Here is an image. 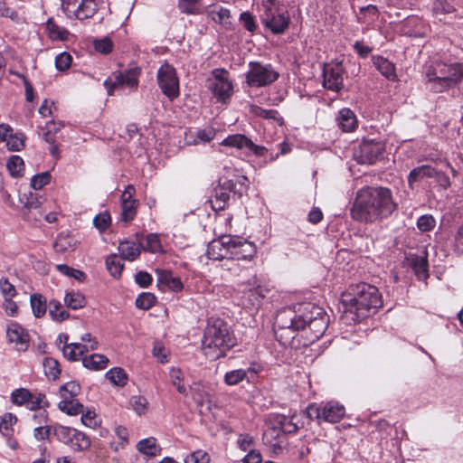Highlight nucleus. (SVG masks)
<instances>
[{
    "instance_id": "b1692460",
    "label": "nucleus",
    "mask_w": 463,
    "mask_h": 463,
    "mask_svg": "<svg viewBox=\"0 0 463 463\" xmlns=\"http://www.w3.org/2000/svg\"><path fill=\"white\" fill-rule=\"evenodd\" d=\"M373 63L377 71L385 78L394 80L397 77L392 62L382 56L373 57Z\"/></svg>"
},
{
    "instance_id": "aec40b11",
    "label": "nucleus",
    "mask_w": 463,
    "mask_h": 463,
    "mask_svg": "<svg viewBox=\"0 0 463 463\" xmlns=\"http://www.w3.org/2000/svg\"><path fill=\"white\" fill-rule=\"evenodd\" d=\"M6 335L10 343H14L19 351H25L28 347L29 337L24 329L18 324L9 325Z\"/></svg>"
},
{
    "instance_id": "c756f323",
    "label": "nucleus",
    "mask_w": 463,
    "mask_h": 463,
    "mask_svg": "<svg viewBox=\"0 0 463 463\" xmlns=\"http://www.w3.org/2000/svg\"><path fill=\"white\" fill-rule=\"evenodd\" d=\"M64 357L71 361H77L88 352L87 345L82 343H71L62 346Z\"/></svg>"
},
{
    "instance_id": "603ef678",
    "label": "nucleus",
    "mask_w": 463,
    "mask_h": 463,
    "mask_svg": "<svg viewBox=\"0 0 463 463\" xmlns=\"http://www.w3.org/2000/svg\"><path fill=\"white\" fill-rule=\"evenodd\" d=\"M156 300V298L154 296V294L149 293V292H144V293H141L137 298L136 306H137V307H138L140 309L147 310L155 305Z\"/></svg>"
},
{
    "instance_id": "7c9ffc66",
    "label": "nucleus",
    "mask_w": 463,
    "mask_h": 463,
    "mask_svg": "<svg viewBox=\"0 0 463 463\" xmlns=\"http://www.w3.org/2000/svg\"><path fill=\"white\" fill-rule=\"evenodd\" d=\"M76 243L77 241L71 235L61 233L57 237L53 247L57 252L63 253L66 251L73 250L75 249Z\"/></svg>"
},
{
    "instance_id": "ea45409f",
    "label": "nucleus",
    "mask_w": 463,
    "mask_h": 463,
    "mask_svg": "<svg viewBox=\"0 0 463 463\" xmlns=\"http://www.w3.org/2000/svg\"><path fill=\"white\" fill-rule=\"evenodd\" d=\"M64 302L68 307L74 310L83 307L86 304L84 296L78 291L66 293Z\"/></svg>"
},
{
    "instance_id": "f257e3e1",
    "label": "nucleus",
    "mask_w": 463,
    "mask_h": 463,
    "mask_svg": "<svg viewBox=\"0 0 463 463\" xmlns=\"http://www.w3.org/2000/svg\"><path fill=\"white\" fill-rule=\"evenodd\" d=\"M328 322V316L322 307L305 303L297 309L286 307L279 310L275 318L274 333L284 346H294L295 338L300 331L309 343H313L323 336Z\"/></svg>"
},
{
    "instance_id": "a19ab883",
    "label": "nucleus",
    "mask_w": 463,
    "mask_h": 463,
    "mask_svg": "<svg viewBox=\"0 0 463 463\" xmlns=\"http://www.w3.org/2000/svg\"><path fill=\"white\" fill-rule=\"evenodd\" d=\"M49 315L57 322H61L69 317V313L62 309V306L58 300H51L49 303Z\"/></svg>"
},
{
    "instance_id": "4d7b16f0",
    "label": "nucleus",
    "mask_w": 463,
    "mask_h": 463,
    "mask_svg": "<svg viewBox=\"0 0 463 463\" xmlns=\"http://www.w3.org/2000/svg\"><path fill=\"white\" fill-rule=\"evenodd\" d=\"M208 14L215 23L223 24L230 17V10L225 7L219 6L218 8L209 11Z\"/></svg>"
},
{
    "instance_id": "3c124183",
    "label": "nucleus",
    "mask_w": 463,
    "mask_h": 463,
    "mask_svg": "<svg viewBox=\"0 0 463 463\" xmlns=\"http://www.w3.org/2000/svg\"><path fill=\"white\" fill-rule=\"evenodd\" d=\"M32 393L24 388L16 389L11 394V401L18 406L25 405L29 399L32 398Z\"/></svg>"
},
{
    "instance_id": "c03bdc74",
    "label": "nucleus",
    "mask_w": 463,
    "mask_h": 463,
    "mask_svg": "<svg viewBox=\"0 0 463 463\" xmlns=\"http://www.w3.org/2000/svg\"><path fill=\"white\" fill-rule=\"evenodd\" d=\"M6 167L12 176L18 177L24 169V160L19 156H12L6 163Z\"/></svg>"
},
{
    "instance_id": "680f3d73",
    "label": "nucleus",
    "mask_w": 463,
    "mask_h": 463,
    "mask_svg": "<svg viewBox=\"0 0 463 463\" xmlns=\"http://www.w3.org/2000/svg\"><path fill=\"white\" fill-rule=\"evenodd\" d=\"M209 462H210L209 455L202 449H198V450L191 453L184 458V463H209Z\"/></svg>"
},
{
    "instance_id": "4be33fe9",
    "label": "nucleus",
    "mask_w": 463,
    "mask_h": 463,
    "mask_svg": "<svg viewBox=\"0 0 463 463\" xmlns=\"http://www.w3.org/2000/svg\"><path fill=\"white\" fill-rule=\"evenodd\" d=\"M137 241L141 249L151 253H159L163 251V247L159 237L156 233L147 235L137 234Z\"/></svg>"
},
{
    "instance_id": "37998d69",
    "label": "nucleus",
    "mask_w": 463,
    "mask_h": 463,
    "mask_svg": "<svg viewBox=\"0 0 463 463\" xmlns=\"http://www.w3.org/2000/svg\"><path fill=\"white\" fill-rule=\"evenodd\" d=\"M17 418L15 415L7 412L0 417V432L4 436H10L13 432V426L16 423Z\"/></svg>"
},
{
    "instance_id": "4c0bfd02",
    "label": "nucleus",
    "mask_w": 463,
    "mask_h": 463,
    "mask_svg": "<svg viewBox=\"0 0 463 463\" xmlns=\"http://www.w3.org/2000/svg\"><path fill=\"white\" fill-rule=\"evenodd\" d=\"M250 111L255 116L268 118V119H273L277 122H279L280 125L283 122V118L279 116V112L275 109H265L260 108L257 105H250Z\"/></svg>"
},
{
    "instance_id": "f704fd0d",
    "label": "nucleus",
    "mask_w": 463,
    "mask_h": 463,
    "mask_svg": "<svg viewBox=\"0 0 463 463\" xmlns=\"http://www.w3.org/2000/svg\"><path fill=\"white\" fill-rule=\"evenodd\" d=\"M106 267L111 276L118 278L124 268L122 259L117 254H111L106 259Z\"/></svg>"
},
{
    "instance_id": "423d86ee",
    "label": "nucleus",
    "mask_w": 463,
    "mask_h": 463,
    "mask_svg": "<svg viewBox=\"0 0 463 463\" xmlns=\"http://www.w3.org/2000/svg\"><path fill=\"white\" fill-rule=\"evenodd\" d=\"M260 6L262 24L275 34L283 33L289 25L290 17L280 2L279 0H263Z\"/></svg>"
},
{
    "instance_id": "ddd939ff",
    "label": "nucleus",
    "mask_w": 463,
    "mask_h": 463,
    "mask_svg": "<svg viewBox=\"0 0 463 463\" xmlns=\"http://www.w3.org/2000/svg\"><path fill=\"white\" fill-rule=\"evenodd\" d=\"M221 145L223 146L244 149L246 152H250L259 157L264 156L267 153L265 146L254 144L251 139L242 134L228 136L221 142Z\"/></svg>"
},
{
    "instance_id": "5701e85b",
    "label": "nucleus",
    "mask_w": 463,
    "mask_h": 463,
    "mask_svg": "<svg viewBox=\"0 0 463 463\" xmlns=\"http://www.w3.org/2000/svg\"><path fill=\"white\" fill-rule=\"evenodd\" d=\"M21 203H24V209L28 211V213L24 212V214L27 219H30V213L33 211H37V214L39 216L43 215L41 211L42 201L37 193L29 192L28 194H24L20 198Z\"/></svg>"
},
{
    "instance_id": "6e6552de",
    "label": "nucleus",
    "mask_w": 463,
    "mask_h": 463,
    "mask_svg": "<svg viewBox=\"0 0 463 463\" xmlns=\"http://www.w3.org/2000/svg\"><path fill=\"white\" fill-rule=\"evenodd\" d=\"M279 74L270 64L250 61L246 73V82L250 87H265L276 81Z\"/></svg>"
},
{
    "instance_id": "052dcab7",
    "label": "nucleus",
    "mask_w": 463,
    "mask_h": 463,
    "mask_svg": "<svg viewBox=\"0 0 463 463\" xmlns=\"http://www.w3.org/2000/svg\"><path fill=\"white\" fill-rule=\"evenodd\" d=\"M435 223L436 222L432 215L425 214L418 219L417 227L420 232H426L431 231L434 228Z\"/></svg>"
},
{
    "instance_id": "c9c22d12",
    "label": "nucleus",
    "mask_w": 463,
    "mask_h": 463,
    "mask_svg": "<svg viewBox=\"0 0 463 463\" xmlns=\"http://www.w3.org/2000/svg\"><path fill=\"white\" fill-rule=\"evenodd\" d=\"M30 301L33 315L36 317H43L47 309L46 298L41 294H33L31 296Z\"/></svg>"
},
{
    "instance_id": "338daca9",
    "label": "nucleus",
    "mask_w": 463,
    "mask_h": 463,
    "mask_svg": "<svg viewBox=\"0 0 463 463\" xmlns=\"http://www.w3.org/2000/svg\"><path fill=\"white\" fill-rule=\"evenodd\" d=\"M0 290L5 299L13 298L16 295L14 286L7 279H0Z\"/></svg>"
},
{
    "instance_id": "2f4dec72",
    "label": "nucleus",
    "mask_w": 463,
    "mask_h": 463,
    "mask_svg": "<svg viewBox=\"0 0 463 463\" xmlns=\"http://www.w3.org/2000/svg\"><path fill=\"white\" fill-rule=\"evenodd\" d=\"M90 438L85 433L75 429V433H73L69 446L76 451H84L90 447Z\"/></svg>"
},
{
    "instance_id": "9b49d317",
    "label": "nucleus",
    "mask_w": 463,
    "mask_h": 463,
    "mask_svg": "<svg viewBox=\"0 0 463 463\" xmlns=\"http://www.w3.org/2000/svg\"><path fill=\"white\" fill-rule=\"evenodd\" d=\"M345 69L342 62L325 64L323 69V86L335 92H339L344 87Z\"/></svg>"
},
{
    "instance_id": "bf43d9fd",
    "label": "nucleus",
    "mask_w": 463,
    "mask_h": 463,
    "mask_svg": "<svg viewBox=\"0 0 463 463\" xmlns=\"http://www.w3.org/2000/svg\"><path fill=\"white\" fill-rule=\"evenodd\" d=\"M50 181H51V175L49 174V172H43V173L35 175L31 179V186L34 190H40L44 185L48 184L50 183Z\"/></svg>"
},
{
    "instance_id": "09e8293b",
    "label": "nucleus",
    "mask_w": 463,
    "mask_h": 463,
    "mask_svg": "<svg viewBox=\"0 0 463 463\" xmlns=\"http://www.w3.org/2000/svg\"><path fill=\"white\" fill-rule=\"evenodd\" d=\"M6 146L9 150L20 151L24 146V136L23 133L12 134L10 132L7 139Z\"/></svg>"
},
{
    "instance_id": "6ab92c4d",
    "label": "nucleus",
    "mask_w": 463,
    "mask_h": 463,
    "mask_svg": "<svg viewBox=\"0 0 463 463\" xmlns=\"http://www.w3.org/2000/svg\"><path fill=\"white\" fill-rule=\"evenodd\" d=\"M256 374L257 372L252 366L232 369L224 373L223 382L228 386H235L243 383L244 381L250 383L254 381Z\"/></svg>"
},
{
    "instance_id": "0eeeda50",
    "label": "nucleus",
    "mask_w": 463,
    "mask_h": 463,
    "mask_svg": "<svg viewBox=\"0 0 463 463\" xmlns=\"http://www.w3.org/2000/svg\"><path fill=\"white\" fill-rule=\"evenodd\" d=\"M307 416L318 422L335 423L340 421L345 413V407L337 402H328L321 404H310L307 408Z\"/></svg>"
},
{
    "instance_id": "a211bd4d",
    "label": "nucleus",
    "mask_w": 463,
    "mask_h": 463,
    "mask_svg": "<svg viewBox=\"0 0 463 463\" xmlns=\"http://www.w3.org/2000/svg\"><path fill=\"white\" fill-rule=\"evenodd\" d=\"M234 186L232 180H225L220 183L213 190V195L209 200L211 207L213 211L218 212L223 210L231 196V192Z\"/></svg>"
},
{
    "instance_id": "412c9836",
    "label": "nucleus",
    "mask_w": 463,
    "mask_h": 463,
    "mask_svg": "<svg viewBox=\"0 0 463 463\" xmlns=\"http://www.w3.org/2000/svg\"><path fill=\"white\" fill-rule=\"evenodd\" d=\"M336 122L344 132H352L357 128V118L353 110L344 108L339 110Z\"/></svg>"
},
{
    "instance_id": "a18cd8bd",
    "label": "nucleus",
    "mask_w": 463,
    "mask_h": 463,
    "mask_svg": "<svg viewBox=\"0 0 463 463\" xmlns=\"http://www.w3.org/2000/svg\"><path fill=\"white\" fill-rule=\"evenodd\" d=\"M136 200H123L121 210V220L125 222H131L136 216Z\"/></svg>"
},
{
    "instance_id": "473e14b6",
    "label": "nucleus",
    "mask_w": 463,
    "mask_h": 463,
    "mask_svg": "<svg viewBox=\"0 0 463 463\" xmlns=\"http://www.w3.org/2000/svg\"><path fill=\"white\" fill-rule=\"evenodd\" d=\"M59 409L68 415H78L83 412L84 406L76 399L62 400L58 404Z\"/></svg>"
},
{
    "instance_id": "774afa93",
    "label": "nucleus",
    "mask_w": 463,
    "mask_h": 463,
    "mask_svg": "<svg viewBox=\"0 0 463 463\" xmlns=\"http://www.w3.org/2000/svg\"><path fill=\"white\" fill-rule=\"evenodd\" d=\"M72 58L67 52L60 53L55 59V66L58 71H65L70 68Z\"/></svg>"
},
{
    "instance_id": "69168bd1",
    "label": "nucleus",
    "mask_w": 463,
    "mask_h": 463,
    "mask_svg": "<svg viewBox=\"0 0 463 463\" xmlns=\"http://www.w3.org/2000/svg\"><path fill=\"white\" fill-rule=\"evenodd\" d=\"M93 44L95 50L103 54L109 53L113 48L112 41L108 37H104L100 40H95Z\"/></svg>"
},
{
    "instance_id": "39448f33",
    "label": "nucleus",
    "mask_w": 463,
    "mask_h": 463,
    "mask_svg": "<svg viewBox=\"0 0 463 463\" xmlns=\"http://www.w3.org/2000/svg\"><path fill=\"white\" fill-rule=\"evenodd\" d=\"M427 88L435 93L457 86L463 79V62L446 63L437 61L426 71Z\"/></svg>"
},
{
    "instance_id": "de8ad7c7",
    "label": "nucleus",
    "mask_w": 463,
    "mask_h": 463,
    "mask_svg": "<svg viewBox=\"0 0 463 463\" xmlns=\"http://www.w3.org/2000/svg\"><path fill=\"white\" fill-rule=\"evenodd\" d=\"M43 365L44 373L48 378L54 380L59 376L61 370L59 368V363L55 359L52 357H46L43 360Z\"/></svg>"
},
{
    "instance_id": "bb28decb",
    "label": "nucleus",
    "mask_w": 463,
    "mask_h": 463,
    "mask_svg": "<svg viewBox=\"0 0 463 463\" xmlns=\"http://www.w3.org/2000/svg\"><path fill=\"white\" fill-rule=\"evenodd\" d=\"M263 298V289L258 286L244 292L242 304L247 307L257 308Z\"/></svg>"
},
{
    "instance_id": "58836bf2",
    "label": "nucleus",
    "mask_w": 463,
    "mask_h": 463,
    "mask_svg": "<svg viewBox=\"0 0 463 463\" xmlns=\"http://www.w3.org/2000/svg\"><path fill=\"white\" fill-rule=\"evenodd\" d=\"M137 448L139 452L146 456H156L159 451L158 446L156 445V439L155 438H147L140 440Z\"/></svg>"
},
{
    "instance_id": "cd10ccee",
    "label": "nucleus",
    "mask_w": 463,
    "mask_h": 463,
    "mask_svg": "<svg viewBox=\"0 0 463 463\" xmlns=\"http://www.w3.org/2000/svg\"><path fill=\"white\" fill-rule=\"evenodd\" d=\"M435 175V168L424 165L419 167L412 169L408 176V183L411 187H412L413 183L420 182L425 177L432 178Z\"/></svg>"
},
{
    "instance_id": "0e129e2a",
    "label": "nucleus",
    "mask_w": 463,
    "mask_h": 463,
    "mask_svg": "<svg viewBox=\"0 0 463 463\" xmlns=\"http://www.w3.org/2000/svg\"><path fill=\"white\" fill-rule=\"evenodd\" d=\"M152 352L159 363L165 364L168 362L169 351L161 343H155Z\"/></svg>"
},
{
    "instance_id": "f03ea898",
    "label": "nucleus",
    "mask_w": 463,
    "mask_h": 463,
    "mask_svg": "<svg viewBox=\"0 0 463 463\" xmlns=\"http://www.w3.org/2000/svg\"><path fill=\"white\" fill-rule=\"evenodd\" d=\"M397 209L392 193L383 186H364L357 191L352 217L359 222L373 223L388 218Z\"/></svg>"
},
{
    "instance_id": "dca6fc26",
    "label": "nucleus",
    "mask_w": 463,
    "mask_h": 463,
    "mask_svg": "<svg viewBox=\"0 0 463 463\" xmlns=\"http://www.w3.org/2000/svg\"><path fill=\"white\" fill-rule=\"evenodd\" d=\"M229 260H251L256 254V246L247 240L232 237Z\"/></svg>"
},
{
    "instance_id": "79ce46f5",
    "label": "nucleus",
    "mask_w": 463,
    "mask_h": 463,
    "mask_svg": "<svg viewBox=\"0 0 463 463\" xmlns=\"http://www.w3.org/2000/svg\"><path fill=\"white\" fill-rule=\"evenodd\" d=\"M52 433L59 441L69 445L71 441V437H73V433H75V429L57 425L53 427Z\"/></svg>"
},
{
    "instance_id": "a878e982",
    "label": "nucleus",
    "mask_w": 463,
    "mask_h": 463,
    "mask_svg": "<svg viewBox=\"0 0 463 463\" xmlns=\"http://www.w3.org/2000/svg\"><path fill=\"white\" fill-rule=\"evenodd\" d=\"M158 282L167 287L170 290L179 292L183 289V283L178 277H175L171 271L157 270Z\"/></svg>"
},
{
    "instance_id": "f8f14e48",
    "label": "nucleus",
    "mask_w": 463,
    "mask_h": 463,
    "mask_svg": "<svg viewBox=\"0 0 463 463\" xmlns=\"http://www.w3.org/2000/svg\"><path fill=\"white\" fill-rule=\"evenodd\" d=\"M383 143L366 140L359 146L354 155L358 164L373 165L383 156Z\"/></svg>"
},
{
    "instance_id": "2eb2a0df",
    "label": "nucleus",
    "mask_w": 463,
    "mask_h": 463,
    "mask_svg": "<svg viewBox=\"0 0 463 463\" xmlns=\"http://www.w3.org/2000/svg\"><path fill=\"white\" fill-rule=\"evenodd\" d=\"M137 73L135 71H127L125 72H114L105 81L104 86L109 95H113L116 89L128 86L131 89L137 87Z\"/></svg>"
},
{
    "instance_id": "49530a36",
    "label": "nucleus",
    "mask_w": 463,
    "mask_h": 463,
    "mask_svg": "<svg viewBox=\"0 0 463 463\" xmlns=\"http://www.w3.org/2000/svg\"><path fill=\"white\" fill-rule=\"evenodd\" d=\"M80 392V386L75 382H69L60 388V394L62 400L75 399Z\"/></svg>"
},
{
    "instance_id": "393cba45",
    "label": "nucleus",
    "mask_w": 463,
    "mask_h": 463,
    "mask_svg": "<svg viewBox=\"0 0 463 463\" xmlns=\"http://www.w3.org/2000/svg\"><path fill=\"white\" fill-rule=\"evenodd\" d=\"M118 251L122 260L133 261L140 255L141 246L136 242L125 241L119 243Z\"/></svg>"
},
{
    "instance_id": "20e7f679",
    "label": "nucleus",
    "mask_w": 463,
    "mask_h": 463,
    "mask_svg": "<svg viewBox=\"0 0 463 463\" xmlns=\"http://www.w3.org/2000/svg\"><path fill=\"white\" fill-rule=\"evenodd\" d=\"M236 345V338L230 326L220 317H211L207 320L202 341L204 355L216 360Z\"/></svg>"
},
{
    "instance_id": "864d4df0",
    "label": "nucleus",
    "mask_w": 463,
    "mask_h": 463,
    "mask_svg": "<svg viewBox=\"0 0 463 463\" xmlns=\"http://www.w3.org/2000/svg\"><path fill=\"white\" fill-rule=\"evenodd\" d=\"M47 30L52 39L65 40L69 34L66 29L57 25L52 19L47 22Z\"/></svg>"
},
{
    "instance_id": "c85d7f7f",
    "label": "nucleus",
    "mask_w": 463,
    "mask_h": 463,
    "mask_svg": "<svg viewBox=\"0 0 463 463\" xmlns=\"http://www.w3.org/2000/svg\"><path fill=\"white\" fill-rule=\"evenodd\" d=\"M109 359L100 354H92L89 356L82 357V364L84 367L99 371L105 369L108 366Z\"/></svg>"
},
{
    "instance_id": "e433bc0d",
    "label": "nucleus",
    "mask_w": 463,
    "mask_h": 463,
    "mask_svg": "<svg viewBox=\"0 0 463 463\" xmlns=\"http://www.w3.org/2000/svg\"><path fill=\"white\" fill-rule=\"evenodd\" d=\"M412 269L419 279L428 278V260L425 257L414 256L411 260Z\"/></svg>"
},
{
    "instance_id": "4468645a",
    "label": "nucleus",
    "mask_w": 463,
    "mask_h": 463,
    "mask_svg": "<svg viewBox=\"0 0 463 463\" xmlns=\"http://www.w3.org/2000/svg\"><path fill=\"white\" fill-rule=\"evenodd\" d=\"M222 74H227V71L216 70L213 71V78L207 81L208 89L221 101H224L232 92V82Z\"/></svg>"
},
{
    "instance_id": "f3484780",
    "label": "nucleus",
    "mask_w": 463,
    "mask_h": 463,
    "mask_svg": "<svg viewBox=\"0 0 463 463\" xmlns=\"http://www.w3.org/2000/svg\"><path fill=\"white\" fill-rule=\"evenodd\" d=\"M231 241V235H222L212 241L207 246V257L215 260H229L232 246Z\"/></svg>"
},
{
    "instance_id": "13d9d810",
    "label": "nucleus",
    "mask_w": 463,
    "mask_h": 463,
    "mask_svg": "<svg viewBox=\"0 0 463 463\" xmlns=\"http://www.w3.org/2000/svg\"><path fill=\"white\" fill-rule=\"evenodd\" d=\"M115 433H116L117 437L118 438V439L120 441L118 443H117V444L111 443V448L115 451H118L119 449H124L125 445L128 443V430L126 428H124L122 426H118L115 429Z\"/></svg>"
},
{
    "instance_id": "e2e57ef3",
    "label": "nucleus",
    "mask_w": 463,
    "mask_h": 463,
    "mask_svg": "<svg viewBox=\"0 0 463 463\" xmlns=\"http://www.w3.org/2000/svg\"><path fill=\"white\" fill-rule=\"evenodd\" d=\"M216 135V131L213 128L208 127L203 129H198L195 131V137H197L198 144L208 143L212 141Z\"/></svg>"
},
{
    "instance_id": "9d476101",
    "label": "nucleus",
    "mask_w": 463,
    "mask_h": 463,
    "mask_svg": "<svg viewBox=\"0 0 463 463\" xmlns=\"http://www.w3.org/2000/svg\"><path fill=\"white\" fill-rule=\"evenodd\" d=\"M99 0H61V7L70 18H91L99 10Z\"/></svg>"
},
{
    "instance_id": "8fccbe9b",
    "label": "nucleus",
    "mask_w": 463,
    "mask_h": 463,
    "mask_svg": "<svg viewBox=\"0 0 463 463\" xmlns=\"http://www.w3.org/2000/svg\"><path fill=\"white\" fill-rule=\"evenodd\" d=\"M48 405V402L45 401V395L42 392H33L32 398L25 404L26 408L31 411H35Z\"/></svg>"
},
{
    "instance_id": "1a4fd4ad",
    "label": "nucleus",
    "mask_w": 463,
    "mask_h": 463,
    "mask_svg": "<svg viewBox=\"0 0 463 463\" xmlns=\"http://www.w3.org/2000/svg\"><path fill=\"white\" fill-rule=\"evenodd\" d=\"M156 79L160 90L170 100L179 96V80L172 65L167 62L162 64L157 71Z\"/></svg>"
},
{
    "instance_id": "5fc2aeb1",
    "label": "nucleus",
    "mask_w": 463,
    "mask_h": 463,
    "mask_svg": "<svg viewBox=\"0 0 463 463\" xmlns=\"http://www.w3.org/2000/svg\"><path fill=\"white\" fill-rule=\"evenodd\" d=\"M201 0H178V8L183 14H198L197 5Z\"/></svg>"
},
{
    "instance_id": "7ed1b4c3",
    "label": "nucleus",
    "mask_w": 463,
    "mask_h": 463,
    "mask_svg": "<svg viewBox=\"0 0 463 463\" xmlns=\"http://www.w3.org/2000/svg\"><path fill=\"white\" fill-rule=\"evenodd\" d=\"M345 307V312L354 315V321H360L370 316L371 310L383 306L382 296L376 287L359 283L351 286L349 291L342 296Z\"/></svg>"
},
{
    "instance_id": "6e6d98bb",
    "label": "nucleus",
    "mask_w": 463,
    "mask_h": 463,
    "mask_svg": "<svg viewBox=\"0 0 463 463\" xmlns=\"http://www.w3.org/2000/svg\"><path fill=\"white\" fill-rule=\"evenodd\" d=\"M169 376L171 383L175 385L180 393H184L186 389L184 384H182L183 381V373L180 369L173 367L169 372Z\"/></svg>"
},
{
    "instance_id": "72a5a7b5",
    "label": "nucleus",
    "mask_w": 463,
    "mask_h": 463,
    "mask_svg": "<svg viewBox=\"0 0 463 463\" xmlns=\"http://www.w3.org/2000/svg\"><path fill=\"white\" fill-rule=\"evenodd\" d=\"M107 379L117 386H125L128 383V374L124 369L120 367L111 368L106 373Z\"/></svg>"
}]
</instances>
